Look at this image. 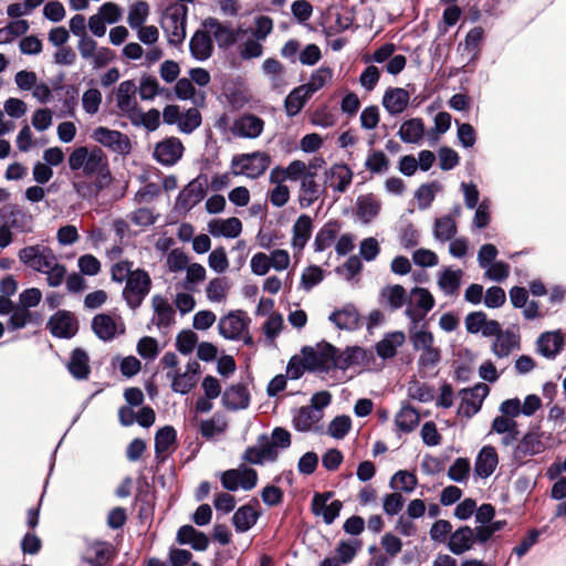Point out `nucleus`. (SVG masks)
Segmentation results:
<instances>
[{
    "instance_id": "4468645a",
    "label": "nucleus",
    "mask_w": 566,
    "mask_h": 566,
    "mask_svg": "<svg viewBox=\"0 0 566 566\" xmlns=\"http://www.w3.org/2000/svg\"><path fill=\"white\" fill-rule=\"evenodd\" d=\"M187 8L176 9L165 17L163 28L172 44L181 43L186 38Z\"/></svg>"
},
{
    "instance_id": "473e14b6",
    "label": "nucleus",
    "mask_w": 566,
    "mask_h": 566,
    "mask_svg": "<svg viewBox=\"0 0 566 566\" xmlns=\"http://www.w3.org/2000/svg\"><path fill=\"white\" fill-rule=\"evenodd\" d=\"M329 321L339 329L354 331L359 326V314L356 307L347 304L329 315Z\"/></svg>"
},
{
    "instance_id": "8fccbe9b",
    "label": "nucleus",
    "mask_w": 566,
    "mask_h": 566,
    "mask_svg": "<svg viewBox=\"0 0 566 566\" xmlns=\"http://www.w3.org/2000/svg\"><path fill=\"white\" fill-rule=\"evenodd\" d=\"M517 338L512 333H501L499 334L493 344H492V352L493 354L499 357L503 358L510 355V353L517 347Z\"/></svg>"
},
{
    "instance_id": "4be33fe9",
    "label": "nucleus",
    "mask_w": 566,
    "mask_h": 566,
    "mask_svg": "<svg viewBox=\"0 0 566 566\" xmlns=\"http://www.w3.org/2000/svg\"><path fill=\"white\" fill-rule=\"evenodd\" d=\"M136 91V84L132 80L123 81L117 87L116 104L127 117L135 114L138 107Z\"/></svg>"
},
{
    "instance_id": "09e8293b",
    "label": "nucleus",
    "mask_w": 566,
    "mask_h": 566,
    "mask_svg": "<svg viewBox=\"0 0 566 566\" xmlns=\"http://www.w3.org/2000/svg\"><path fill=\"white\" fill-rule=\"evenodd\" d=\"M128 118L134 125H143L150 132L156 130L160 125V113L156 108L143 112L137 107L136 113L132 114Z\"/></svg>"
},
{
    "instance_id": "cd10ccee",
    "label": "nucleus",
    "mask_w": 566,
    "mask_h": 566,
    "mask_svg": "<svg viewBox=\"0 0 566 566\" xmlns=\"http://www.w3.org/2000/svg\"><path fill=\"white\" fill-rule=\"evenodd\" d=\"M475 544L474 531L470 526H462L450 534L447 546L454 555H462L473 548Z\"/></svg>"
},
{
    "instance_id": "1a4fd4ad",
    "label": "nucleus",
    "mask_w": 566,
    "mask_h": 566,
    "mask_svg": "<svg viewBox=\"0 0 566 566\" xmlns=\"http://www.w3.org/2000/svg\"><path fill=\"white\" fill-rule=\"evenodd\" d=\"M149 290V275L145 271L137 269L126 282L123 295L129 307L136 308L140 305Z\"/></svg>"
},
{
    "instance_id": "39448f33",
    "label": "nucleus",
    "mask_w": 566,
    "mask_h": 566,
    "mask_svg": "<svg viewBox=\"0 0 566 566\" xmlns=\"http://www.w3.org/2000/svg\"><path fill=\"white\" fill-rule=\"evenodd\" d=\"M410 340L416 350H420L419 363L424 367L434 366L440 359V350L434 347V337L431 332L417 329V325L410 328Z\"/></svg>"
},
{
    "instance_id": "7c9ffc66",
    "label": "nucleus",
    "mask_w": 566,
    "mask_h": 566,
    "mask_svg": "<svg viewBox=\"0 0 566 566\" xmlns=\"http://www.w3.org/2000/svg\"><path fill=\"white\" fill-rule=\"evenodd\" d=\"M189 45L191 55L198 61H205L212 55L213 43L211 34L202 25L192 35Z\"/></svg>"
},
{
    "instance_id": "c85d7f7f",
    "label": "nucleus",
    "mask_w": 566,
    "mask_h": 566,
    "mask_svg": "<svg viewBox=\"0 0 566 566\" xmlns=\"http://www.w3.org/2000/svg\"><path fill=\"white\" fill-rule=\"evenodd\" d=\"M277 457V451L270 443L268 438H263L259 441L258 446L248 448L242 459L251 464H263L268 461H274Z\"/></svg>"
},
{
    "instance_id": "69168bd1",
    "label": "nucleus",
    "mask_w": 566,
    "mask_h": 566,
    "mask_svg": "<svg viewBox=\"0 0 566 566\" xmlns=\"http://www.w3.org/2000/svg\"><path fill=\"white\" fill-rule=\"evenodd\" d=\"M201 124V114L197 108H189L181 114L178 128L180 132L190 134Z\"/></svg>"
},
{
    "instance_id": "f257e3e1",
    "label": "nucleus",
    "mask_w": 566,
    "mask_h": 566,
    "mask_svg": "<svg viewBox=\"0 0 566 566\" xmlns=\"http://www.w3.org/2000/svg\"><path fill=\"white\" fill-rule=\"evenodd\" d=\"M71 170H82L83 175L92 178L96 191L107 188L112 182V174L106 154L97 146H81L69 156Z\"/></svg>"
},
{
    "instance_id": "774afa93",
    "label": "nucleus",
    "mask_w": 566,
    "mask_h": 566,
    "mask_svg": "<svg viewBox=\"0 0 566 566\" xmlns=\"http://www.w3.org/2000/svg\"><path fill=\"white\" fill-rule=\"evenodd\" d=\"M97 14L107 23L116 24L122 20L123 9L115 2L108 1L103 3L97 11Z\"/></svg>"
},
{
    "instance_id": "3c124183",
    "label": "nucleus",
    "mask_w": 566,
    "mask_h": 566,
    "mask_svg": "<svg viewBox=\"0 0 566 566\" xmlns=\"http://www.w3.org/2000/svg\"><path fill=\"white\" fill-rule=\"evenodd\" d=\"M164 91L155 76L143 75L140 77L138 93L143 101H153L156 96L163 94Z\"/></svg>"
},
{
    "instance_id": "79ce46f5",
    "label": "nucleus",
    "mask_w": 566,
    "mask_h": 566,
    "mask_svg": "<svg viewBox=\"0 0 566 566\" xmlns=\"http://www.w3.org/2000/svg\"><path fill=\"white\" fill-rule=\"evenodd\" d=\"M111 553V544L105 542H94L87 545L84 558L87 563L94 566H101L109 559Z\"/></svg>"
},
{
    "instance_id": "338daca9",
    "label": "nucleus",
    "mask_w": 566,
    "mask_h": 566,
    "mask_svg": "<svg viewBox=\"0 0 566 566\" xmlns=\"http://www.w3.org/2000/svg\"><path fill=\"white\" fill-rule=\"evenodd\" d=\"M176 440V431L172 427L159 429L155 437V449L157 453L166 452Z\"/></svg>"
},
{
    "instance_id": "864d4df0",
    "label": "nucleus",
    "mask_w": 566,
    "mask_h": 566,
    "mask_svg": "<svg viewBox=\"0 0 566 566\" xmlns=\"http://www.w3.org/2000/svg\"><path fill=\"white\" fill-rule=\"evenodd\" d=\"M270 184L274 187L269 191V200L273 207L281 208L285 206L291 198L290 188L284 184L285 181H274L269 175Z\"/></svg>"
},
{
    "instance_id": "412c9836",
    "label": "nucleus",
    "mask_w": 566,
    "mask_h": 566,
    "mask_svg": "<svg viewBox=\"0 0 566 566\" xmlns=\"http://www.w3.org/2000/svg\"><path fill=\"white\" fill-rule=\"evenodd\" d=\"M381 201L374 193H365L357 197L356 216L357 219L368 224L374 221L380 213Z\"/></svg>"
},
{
    "instance_id": "f03ea898",
    "label": "nucleus",
    "mask_w": 566,
    "mask_h": 566,
    "mask_svg": "<svg viewBox=\"0 0 566 566\" xmlns=\"http://www.w3.org/2000/svg\"><path fill=\"white\" fill-rule=\"evenodd\" d=\"M271 165V157L264 151L239 154L233 156L230 171L233 176H244L250 179L261 177Z\"/></svg>"
},
{
    "instance_id": "72a5a7b5",
    "label": "nucleus",
    "mask_w": 566,
    "mask_h": 566,
    "mask_svg": "<svg viewBox=\"0 0 566 566\" xmlns=\"http://www.w3.org/2000/svg\"><path fill=\"white\" fill-rule=\"evenodd\" d=\"M565 339L559 331L546 332L537 340L538 352L547 357H555L564 347Z\"/></svg>"
},
{
    "instance_id": "ddd939ff",
    "label": "nucleus",
    "mask_w": 566,
    "mask_h": 566,
    "mask_svg": "<svg viewBox=\"0 0 566 566\" xmlns=\"http://www.w3.org/2000/svg\"><path fill=\"white\" fill-rule=\"evenodd\" d=\"M19 260L36 272H43L54 261L55 254L44 245H30L19 251Z\"/></svg>"
},
{
    "instance_id": "f3484780",
    "label": "nucleus",
    "mask_w": 566,
    "mask_h": 566,
    "mask_svg": "<svg viewBox=\"0 0 566 566\" xmlns=\"http://www.w3.org/2000/svg\"><path fill=\"white\" fill-rule=\"evenodd\" d=\"M231 133L241 138H256L264 129V122L262 118L253 114H244L237 118L232 126Z\"/></svg>"
},
{
    "instance_id": "bf43d9fd",
    "label": "nucleus",
    "mask_w": 566,
    "mask_h": 566,
    "mask_svg": "<svg viewBox=\"0 0 566 566\" xmlns=\"http://www.w3.org/2000/svg\"><path fill=\"white\" fill-rule=\"evenodd\" d=\"M261 40L250 36L238 45L239 55L242 60L258 59L263 55V45Z\"/></svg>"
},
{
    "instance_id": "6e6d98bb",
    "label": "nucleus",
    "mask_w": 566,
    "mask_h": 566,
    "mask_svg": "<svg viewBox=\"0 0 566 566\" xmlns=\"http://www.w3.org/2000/svg\"><path fill=\"white\" fill-rule=\"evenodd\" d=\"M433 233L434 238L441 242L451 240L457 233L455 221L449 216L437 219Z\"/></svg>"
},
{
    "instance_id": "7ed1b4c3",
    "label": "nucleus",
    "mask_w": 566,
    "mask_h": 566,
    "mask_svg": "<svg viewBox=\"0 0 566 566\" xmlns=\"http://www.w3.org/2000/svg\"><path fill=\"white\" fill-rule=\"evenodd\" d=\"M551 434L542 431L539 427L528 430L516 444L513 459L517 463H524L526 458L537 455L547 449L546 441Z\"/></svg>"
},
{
    "instance_id": "f704fd0d",
    "label": "nucleus",
    "mask_w": 566,
    "mask_h": 566,
    "mask_svg": "<svg viewBox=\"0 0 566 566\" xmlns=\"http://www.w3.org/2000/svg\"><path fill=\"white\" fill-rule=\"evenodd\" d=\"M323 412L308 406L297 409L293 417L294 428L298 431H310L321 421Z\"/></svg>"
},
{
    "instance_id": "6e6552de",
    "label": "nucleus",
    "mask_w": 566,
    "mask_h": 566,
    "mask_svg": "<svg viewBox=\"0 0 566 566\" xmlns=\"http://www.w3.org/2000/svg\"><path fill=\"white\" fill-rule=\"evenodd\" d=\"M489 392L490 388L484 382H479L472 388L462 389L459 394L461 401L458 407V413L465 418H471L478 413Z\"/></svg>"
},
{
    "instance_id": "a211bd4d",
    "label": "nucleus",
    "mask_w": 566,
    "mask_h": 566,
    "mask_svg": "<svg viewBox=\"0 0 566 566\" xmlns=\"http://www.w3.org/2000/svg\"><path fill=\"white\" fill-rule=\"evenodd\" d=\"M310 167L301 159L292 160L286 167L276 166L271 170V178L274 181H300L313 174Z\"/></svg>"
},
{
    "instance_id": "37998d69",
    "label": "nucleus",
    "mask_w": 566,
    "mask_h": 566,
    "mask_svg": "<svg viewBox=\"0 0 566 566\" xmlns=\"http://www.w3.org/2000/svg\"><path fill=\"white\" fill-rule=\"evenodd\" d=\"M150 14V6L144 0H137L128 7L127 24L136 30L145 24Z\"/></svg>"
},
{
    "instance_id": "052dcab7",
    "label": "nucleus",
    "mask_w": 566,
    "mask_h": 566,
    "mask_svg": "<svg viewBox=\"0 0 566 566\" xmlns=\"http://www.w3.org/2000/svg\"><path fill=\"white\" fill-rule=\"evenodd\" d=\"M440 188L441 187L438 182L421 185L415 192L418 207L420 209L429 208Z\"/></svg>"
},
{
    "instance_id": "e433bc0d",
    "label": "nucleus",
    "mask_w": 566,
    "mask_h": 566,
    "mask_svg": "<svg viewBox=\"0 0 566 566\" xmlns=\"http://www.w3.org/2000/svg\"><path fill=\"white\" fill-rule=\"evenodd\" d=\"M250 395L242 385L228 388L222 396V402L230 410L245 409L249 406Z\"/></svg>"
},
{
    "instance_id": "4c0bfd02",
    "label": "nucleus",
    "mask_w": 566,
    "mask_h": 566,
    "mask_svg": "<svg viewBox=\"0 0 566 566\" xmlns=\"http://www.w3.org/2000/svg\"><path fill=\"white\" fill-rule=\"evenodd\" d=\"M405 342L406 335L403 332H391L377 343L376 352L378 356L384 359L391 358L397 354V349L401 347Z\"/></svg>"
},
{
    "instance_id": "c756f323",
    "label": "nucleus",
    "mask_w": 566,
    "mask_h": 566,
    "mask_svg": "<svg viewBox=\"0 0 566 566\" xmlns=\"http://www.w3.org/2000/svg\"><path fill=\"white\" fill-rule=\"evenodd\" d=\"M410 94L401 87L388 88L382 96V106L390 115L401 114L409 104Z\"/></svg>"
},
{
    "instance_id": "0eeeda50",
    "label": "nucleus",
    "mask_w": 566,
    "mask_h": 566,
    "mask_svg": "<svg viewBox=\"0 0 566 566\" xmlns=\"http://www.w3.org/2000/svg\"><path fill=\"white\" fill-rule=\"evenodd\" d=\"M200 374V364L196 360H189L184 370L179 369L174 374H166V377L170 381L174 392L187 395L197 386Z\"/></svg>"
},
{
    "instance_id": "a18cd8bd",
    "label": "nucleus",
    "mask_w": 566,
    "mask_h": 566,
    "mask_svg": "<svg viewBox=\"0 0 566 566\" xmlns=\"http://www.w3.org/2000/svg\"><path fill=\"white\" fill-rule=\"evenodd\" d=\"M230 289L231 284L227 277L212 279L206 287L207 298L212 303H223Z\"/></svg>"
},
{
    "instance_id": "393cba45",
    "label": "nucleus",
    "mask_w": 566,
    "mask_h": 566,
    "mask_svg": "<svg viewBox=\"0 0 566 566\" xmlns=\"http://www.w3.org/2000/svg\"><path fill=\"white\" fill-rule=\"evenodd\" d=\"M48 326L51 333L57 337L70 338L77 332V322L69 312H57L54 314L50 318Z\"/></svg>"
},
{
    "instance_id": "4d7b16f0",
    "label": "nucleus",
    "mask_w": 566,
    "mask_h": 566,
    "mask_svg": "<svg viewBox=\"0 0 566 566\" xmlns=\"http://www.w3.org/2000/svg\"><path fill=\"white\" fill-rule=\"evenodd\" d=\"M365 168L371 174H384L389 168V159L382 150H371L366 157Z\"/></svg>"
},
{
    "instance_id": "9b49d317",
    "label": "nucleus",
    "mask_w": 566,
    "mask_h": 566,
    "mask_svg": "<svg viewBox=\"0 0 566 566\" xmlns=\"http://www.w3.org/2000/svg\"><path fill=\"white\" fill-rule=\"evenodd\" d=\"M92 138L94 142L119 155H127L132 150V143L128 136L118 130L99 126L93 130Z\"/></svg>"
},
{
    "instance_id": "ea45409f",
    "label": "nucleus",
    "mask_w": 566,
    "mask_h": 566,
    "mask_svg": "<svg viewBox=\"0 0 566 566\" xmlns=\"http://www.w3.org/2000/svg\"><path fill=\"white\" fill-rule=\"evenodd\" d=\"M260 512L256 511L252 505L247 504L239 507L232 516V523L237 532L249 531L258 521Z\"/></svg>"
},
{
    "instance_id": "aec40b11",
    "label": "nucleus",
    "mask_w": 566,
    "mask_h": 566,
    "mask_svg": "<svg viewBox=\"0 0 566 566\" xmlns=\"http://www.w3.org/2000/svg\"><path fill=\"white\" fill-rule=\"evenodd\" d=\"M315 176L316 172L307 175V178L300 182L297 200L301 208H310L322 196L326 195L324 186L315 180Z\"/></svg>"
},
{
    "instance_id": "20e7f679",
    "label": "nucleus",
    "mask_w": 566,
    "mask_h": 566,
    "mask_svg": "<svg viewBox=\"0 0 566 566\" xmlns=\"http://www.w3.org/2000/svg\"><path fill=\"white\" fill-rule=\"evenodd\" d=\"M354 171L344 163H335L323 172V186L326 191L339 196L345 193L353 184Z\"/></svg>"
},
{
    "instance_id": "dca6fc26",
    "label": "nucleus",
    "mask_w": 566,
    "mask_h": 566,
    "mask_svg": "<svg viewBox=\"0 0 566 566\" xmlns=\"http://www.w3.org/2000/svg\"><path fill=\"white\" fill-rule=\"evenodd\" d=\"M184 154V145L177 137L159 142L154 150L155 159L165 166L175 165Z\"/></svg>"
},
{
    "instance_id": "a878e982",
    "label": "nucleus",
    "mask_w": 566,
    "mask_h": 566,
    "mask_svg": "<svg viewBox=\"0 0 566 566\" xmlns=\"http://www.w3.org/2000/svg\"><path fill=\"white\" fill-rule=\"evenodd\" d=\"M202 27L210 32L220 48H229L237 41V32L228 25L222 24L216 18H207Z\"/></svg>"
},
{
    "instance_id": "603ef678",
    "label": "nucleus",
    "mask_w": 566,
    "mask_h": 566,
    "mask_svg": "<svg viewBox=\"0 0 566 566\" xmlns=\"http://www.w3.org/2000/svg\"><path fill=\"white\" fill-rule=\"evenodd\" d=\"M29 30L25 20H14L0 29V45L11 43L15 38L23 35Z\"/></svg>"
},
{
    "instance_id": "f8f14e48",
    "label": "nucleus",
    "mask_w": 566,
    "mask_h": 566,
    "mask_svg": "<svg viewBox=\"0 0 566 566\" xmlns=\"http://www.w3.org/2000/svg\"><path fill=\"white\" fill-rule=\"evenodd\" d=\"M92 329L102 340H112L125 333V324L119 315L97 314L92 321Z\"/></svg>"
},
{
    "instance_id": "5701e85b",
    "label": "nucleus",
    "mask_w": 566,
    "mask_h": 566,
    "mask_svg": "<svg viewBox=\"0 0 566 566\" xmlns=\"http://www.w3.org/2000/svg\"><path fill=\"white\" fill-rule=\"evenodd\" d=\"M499 465V455L494 447L484 446L474 461V472L481 479L491 476Z\"/></svg>"
},
{
    "instance_id": "9d476101",
    "label": "nucleus",
    "mask_w": 566,
    "mask_h": 566,
    "mask_svg": "<svg viewBox=\"0 0 566 566\" xmlns=\"http://www.w3.org/2000/svg\"><path fill=\"white\" fill-rule=\"evenodd\" d=\"M256 471L245 465H240L237 469L227 470L221 473L222 486L228 491L234 492L239 489L249 491L256 485Z\"/></svg>"
},
{
    "instance_id": "680f3d73",
    "label": "nucleus",
    "mask_w": 566,
    "mask_h": 566,
    "mask_svg": "<svg viewBox=\"0 0 566 566\" xmlns=\"http://www.w3.org/2000/svg\"><path fill=\"white\" fill-rule=\"evenodd\" d=\"M206 196V190L201 182L192 181L181 192L180 198L184 205L191 208L200 202Z\"/></svg>"
},
{
    "instance_id": "49530a36",
    "label": "nucleus",
    "mask_w": 566,
    "mask_h": 566,
    "mask_svg": "<svg viewBox=\"0 0 566 566\" xmlns=\"http://www.w3.org/2000/svg\"><path fill=\"white\" fill-rule=\"evenodd\" d=\"M380 297L391 310L396 311L407 303V293L399 284L388 285L380 292Z\"/></svg>"
},
{
    "instance_id": "c03bdc74",
    "label": "nucleus",
    "mask_w": 566,
    "mask_h": 566,
    "mask_svg": "<svg viewBox=\"0 0 566 566\" xmlns=\"http://www.w3.org/2000/svg\"><path fill=\"white\" fill-rule=\"evenodd\" d=\"M462 275L463 273L461 270H453L451 268L444 269L441 271L438 279L440 290L446 295L455 294L460 287Z\"/></svg>"
},
{
    "instance_id": "2eb2a0df",
    "label": "nucleus",
    "mask_w": 566,
    "mask_h": 566,
    "mask_svg": "<svg viewBox=\"0 0 566 566\" xmlns=\"http://www.w3.org/2000/svg\"><path fill=\"white\" fill-rule=\"evenodd\" d=\"M313 228V219L308 214H301L293 223L290 244L295 256L301 254L306 247L312 237Z\"/></svg>"
},
{
    "instance_id": "de8ad7c7",
    "label": "nucleus",
    "mask_w": 566,
    "mask_h": 566,
    "mask_svg": "<svg viewBox=\"0 0 566 566\" xmlns=\"http://www.w3.org/2000/svg\"><path fill=\"white\" fill-rule=\"evenodd\" d=\"M420 417L416 409L410 406H403L395 417V424L398 430L403 432L412 431L419 423Z\"/></svg>"
},
{
    "instance_id": "5fc2aeb1",
    "label": "nucleus",
    "mask_w": 566,
    "mask_h": 566,
    "mask_svg": "<svg viewBox=\"0 0 566 566\" xmlns=\"http://www.w3.org/2000/svg\"><path fill=\"white\" fill-rule=\"evenodd\" d=\"M70 373L78 379L85 378L88 375V357L82 349H75L72 354L71 360L67 365Z\"/></svg>"
},
{
    "instance_id": "bb28decb",
    "label": "nucleus",
    "mask_w": 566,
    "mask_h": 566,
    "mask_svg": "<svg viewBox=\"0 0 566 566\" xmlns=\"http://www.w3.org/2000/svg\"><path fill=\"white\" fill-rule=\"evenodd\" d=\"M329 497V493L316 494L312 502L313 513L318 516L321 515L326 524H332L342 510V502L334 500L327 503Z\"/></svg>"
},
{
    "instance_id": "c9c22d12",
    "label": "nucleus",
    "mask_w": 566,
    "mask_h": 566,
    "mask_svg": "<svg viewBox=\"0 0 566 566\" xmlns=\"http://www.w3.org/2000/svg\"><path fill=\"white\" fill-rule=\"evenodd\" d=\"M426 127L421 118L405 120L398 130L399 138L407 144H419L424 136Z\"/></svg>"
},
{
    "instance_id": "e2e57ef3",
    "label": "nucleus",
    "mask_w": 566,
    "mask_h": 566,
    "mask_svg": "<svg viewBox=\"0 0 566 566\" xmlns=\"http://www.w3.org/2000/svg\"><path fill=\"white\" fill-rule=\"evenodd\" d=\"M325 277L322 268L317 265H310L305 268L301 275V287L305 291H311L314 286L319 284Z\"/></svg>"
},
{
    "instance_id": "423d86ee",
    "label": "nucleus",
    "mask_w": 566,
    "mask_h": 566,
    "mask_svg": "<svg viewBox=\"0 0 566 566\" xmlns=\"http://www.w3.org/2000/svg\"><path fill=\"white\" fill-rule=\"evenodd\" d=\"M433 306L434 298L432 294L426 289L415 287L410 292L405 313L412 325H417Z\"/></svg>"
},
{
    "instance_id": "13d9d810",
    "label": "nucleus",
    "mask_w": 566,
    "mask_h": 566,
    "mask_svg": "<svg viewBox=\"0 0 566 566\" xmlns=\"http://www.w3.org/2000/svg\"><path fill=\"white\" fill-rule=\"evenodd\" d=\"M333 71L329 67L322 66L314 71L306 84L303 86L313 95L332 81Z\"/></svg>"
},
{
    "instance_id": "58836bf2",
    "label": "nucleus",
    "mask_w": 566,
    "mask_h": 566,
    "mask_svg": "<svg viewBox=\"0 0 566 566\" xmlns=\"http://www.w3.org/2000/svg\"><path fill=\"white\" fill-rule=\"evenodd\" d=\"M153 307L155 311L153 319L158 327H168L174 323L175 311L165 297L159 295L154 296Z\"/></svg>"
},
{
    "instance_id": "0e129e2a",
    "label": "nucleus",
    "mask_w": 566,
    "mask_h": 566,
    "mask_svg": "<svg viewBox=\"0 0 566 566\" xmlns=\"http://www.w3.org/2000/svg\"><path fill=\"white\" fill-rule=\"evenodd\" d=\"M470 461L467 458H458L449 468L448 476L458 483L468 480L470 473Z\"/></svg>"
},
{
    "instance_id": "b1692460",
    "label": "nucleus",
    "mask_w": 566,
    "mask_h": 566,
    "mask_svg": "<svg viewBox=\"0 0 566 566\" xmlns=\"http://www.w3.org/2000/svg\"><path fill=\"white\" fill-rule=\"evenodd\" d=\"M208 231L211 235L227 239L238 238L243 229L242 222L237 217L227 219H212L208 222Z\"/></svg>"
},
{
    "instance_id": "2f4dec72",
    "label": "nucleus",
    "mask_w": 566,
    "mask_h": 566,
    "mask_svg": "<svg viewBox=\"0 0 566 566\" xmlns=\"http://www.w3.org/2000/svg\"><path fill=\"white\" fill-rule=\"evenodd\" d=\"M261 70L273 90H283L287 86L286 72L279 60L273 57L265 59Z\"/></svg>"
},
{
    "instance_id": "a19ab883",
    "label": "nucleus",
    "mask_w": 566,
    "mask_h": 566,
    "mask_svg": "<svg viewBox=\"0 0 566 566\" xmlns=\"http://www.w3.org/2000/svg\"><path fill=\"white\" fill-rule=\"evenodd\" d=\"M311 96L312 94L303 85L291 91L284 102L287 116L293 117L297 115Z\"/></svg>"
},
{
    "instance_id": "6ab92c4d",
    "label": "nucleus",
    "mask_w": 566,
    "mask_h": 566,
    "mask_svg": "<svg viewBox=\"0 0 566 566\" xmlns=\"http://www.w3.org/2000/svg\"><path fill=\"white\" fill-rule=\"evenodd\" d=\"M248 327L245 315L238 311L222 316L218 324L221 336L227 339H238Z\"/></svg>"
}]
</instances>
